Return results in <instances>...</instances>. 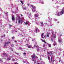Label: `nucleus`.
<instances>
[{"label": "nucleus", "mask_w": 64, "mask_h": 64, "mask_svg": "<svg viewBox=\"0 0 64 64\" xmlns=\"http://www.w3.org/2000/svg\"><path fill=\"white\" fill-rule=\"evenodd\" d=\"M24 20V18H22V19H21L20 16H18L16 17V21H17L18 20L19 23H20V24H21L22 22H24V21L22 20Z\"/></svg>", "instance_id": "nucleus-1"}, {"label": "nucleus", "mask_w": 64, "mask_h": 64, "mask_svg": "<svg viewBox=\"0 0 64 64\" xmlns=\"http://www.w3.org/2000/svg\"><path fill=\"white\" fill-rule=\"evenodd\" d=\"M48 54H50V56H51V61L52 62V57L54 56L53 54H54V52L53 51L52 52H48Z\"/></svg>", "instance_id": "nucleus-2"}, {"label": "nucleus", "mask_w": 64, "mask_h": 64, "mask_svg": "<svg viewBox=\"0 0 64 64\" xmlns=\"http://www.w3.org/2000/svg\"><path fill=\"white\" fill-rule=\"evenodd\" d=\"M64 7L62 9V10L60 12H58L57 14V16H61L64 14Z\"/></svg>", "instance_id": "nucleus-3"}, {"label": "nucleus", "mask_w": 64, "mask_h": 64, "mask_svg": "<svg viewBox=\"0 0 64 64\" xmlns=\"http://www.w3.org/2000/svg\"><path fill=\"white\" fill-rule=\"evenodd\" d=\"M34 16L35 19L37 20L40 19V17L39 16L38 14H35Z\"/></svg>", "instance_id": "nucleus-4"}, {"label": "nucleus", "mask_w": 64, "mask_h": 64, "mask_svg": "<svg viewBox=\"0 0 64 64\" xmlns=\"http://www.w3.org/2000/svg\"><path fill=\"white\" fill-rule=\"evenodd\" d=\"M62 36V34H61L60 35V36H58V41L59 42L60 44L62 43V39L60 37L61 36Z\"/></svg>", "instance_id": "nucleus-5"}, {"label": "nucleus", "mask_w": 64, "mask_h": 64, "mask_svg": "<svg viewBox=\"0 0 64 64\" xmlns=\"http://www.w3.org/2000/svg\"><path fill=\"white\" fill-rule=\"evenodd\" d=\"M31 7H32V11L33 12H35L36 11V6H33L32 5L31 6Z\"/></svg>", "instance_id": "nucleus-6"}, {"label": "nucleus", "mask_w": 64, "mask_h": 64, "mask_svg": "<svg viewBox=\"0 0 64 64\" xmlns=\"http://www.w3.org/2000/svg\"><path fill=\"white\" fill-rule=\"evenodd\" d=\"M24 23L25 25H27L28 24V26H30V25L31 24L28 21L26 22H24Z\"/></svg>", "instance_id": "nucleus-7"}, {"label": "nucleus", "mask_w": 64, "mask_h": 64, "mask_svg": "<svg viewBox=\"0 0 64 64\" xmlns=\"http://www.w3.org/2000/svg\"><path fill=\"white\" fill-rule=\"evenodd\" d=\"M20 36H22V37L24 36V37H26L27 36L26 35L24 34H20Z\"/></svg>", "instance_id": "nucleus-8"}, {"label": "nucleus", "mask_w": 64, "mask_h": 64, "mask_svg": "<svg viewBox=\"0 0 64 64\" xmlns=\"http://www.w3.org/2000/svg\"><path fill=\"white\" fill-rule=\"evenodd\" d=\"M52 37L54 39L55 38H56V35H55V34H54L53 35V32H52Z\"/></svg>", "instance_id": "nucleus-9"}, {"label": "nucleus", "mask_w": 64, "mask_h": 64, "mask_svg": "<svg viewBox=\"0 0 64 64\" xmlns=\"http://www.w3.org/2000/svg\"><path fill=\"white\" fill-rule=\"evenodd\" d=\"M9 43H10V42H6V43L5 45H4V47H5V48H6V46H7L8 44H9Z\"/></svg>", "instance_id": "nucleus-10"}, {"label": "nucleus", "mask_w": 64, "mask_h": 64, "mask_svg": "<svg viewBox=\"0 0 64 64\" xmlns=\"http://www.w3.org/2000/svg\"><path fill=\"white\" fill-rule=\"evenodd\" d=\"M12 21H14L15 20L14 16L12 15Z\"/></svg>", "instance_id": "nucleus-11"}, {"label": "nucleus", "mask_w": 64, "mask_h": 64, "mask_svg": "<svg viewBox=\"0 0 64 64\" xmlns=\"http://www.w3.org/2000/svg\"><path fill=\"white\" fill-rule=\"evenodd\" d=\"M40 31V30H39L38 28H36V33H37L38 32H39Z\"/></svg>", "instance_id": "nucleus-12"}, {"label": "nucleus", "mask_w": 64, "mask_h": 64, "mask_svg": "<svg viewBox=\"0 0 64 64\" xmlns=\"http://www.w3.org/2000/svg\"><path fill=\"white\" fill-rule=\"evenodd\" d=\"M26 45L28 46V48H32V45H30L29 46L28 44H26Z\"/></svg>", "instance_id": "nucleus-13"}, {"label": "nucleus", "mask_w": 64, "mask_h": 64, "mask_svg": "<svg viewBox=\"0 0 64 64\" xmlns=\"http://www.w3.org/2000/svg\"><path fill=\"white\" fill-rule=\"evenodd\" d=\"M54 46H56V45H57V44L56 43L55 41H54Z\"/></svg>", "instance_id": "nucleus-14"}, {"label": "nucleus", "mask_w": 64, "mask_h": 64, "mask_svg": "<svg viewBox=\"0 0 64 64\" xmlns=\"http://www.w3.org/2000/svg\"><path fill=\"white\" fill-rule=\"evenodd\" d=\"M44 36L45 37V36H44V33L42 34L41 35V38H44Z\"/></svg>", "instance_id": "nucleus-15"}, {"label": "nucleus", "mask_w": 64, "mask_h": 64, "mask_svg": "<svg viewBox=\"0 0 64 64\" xmlns=\"http://www.w3.org/2000/svg\"><path fill=\"white\" fill-rule=\"evenodd\" d=\"M40 48L39 47L37 48V51H38V52H39V51H40Z\"/></svg>", "instance_id": "nucleus-16"}, {"label": "nucleus", "mask_w": 64, "mask_h": 64, "mask_svg": "<svg viewBox=\"0 0 64 64\" xmlns=\"http://www.w3.org/2000/svg\"><path fill=\"white\" fill-rule=\"evenodd\" d=\"M50 34V33H48V34L47 35V36L48 37H49V34Z\"/></svg>", "instance_id": "nucleus-17"}, {"label": "nucleus", "mask_w": 64, "mask_h": 64, "mask_svg": "<svg viewBox=\"0 0 64 64\" xmlns=\"http://www.w3.org/2000/svg\"><path fill=\"white\" fill-rule=\"evenodd\" d=\"M23 62L24 63H26V64H29V62H25V61L24 62V61H23Z\"/></svg>", "instance_id": "nucleus-18"}, {"label": "nucleus", "mask_w": 64, "mask_h": 64, "mask_svg": "<svg viewBox=\"0 0 64 64\" xmlns=\"http://www.w3.org/2000/svg\"><path fill=\"white\" fill-rule=\"evenodd\" d=\"M41 40H42V42H44V43H46V42H45L44 40H42V39H41Z\"/></svg>", "instance_id": "nucleus-19"}, {"label": "nucleus", "mask_w": 64, "mask_h": 64, "mask_svg": "<svg viewBox=\"0 0 64 64\" xmlns=\"http://www.w3.org/2000/svg\"><path fill=\"white\" fill-rule=\"evenodd\" d=\"M43 22H41L40 24H41L42 26H43L44 25V24H43Z\"/></svg>", "instance_id": "nucleus-20"}, {"label": "nucleus", "mask_w": 64, "mask_h": 64, "mask_svg": "<svg viewBox=\"0 0 64 64\" xmlns=\"http://www.w3.org/2000/svg\"><path fill=\"white\" fill-rule=\"evenodd\" d=\"M48 46L49 47H52L51 44H48Z\"/></svg>", "instance_id": "nucleus-21"}, {"label": "nucleus", "mask_w": 64, "mask_h": 64, "mask_svg": "<svg viewBox=\"0 0 64 64\" xmlns=\"http://www.w3.org/2000/svg\"><path fill=\"white\" fill-rule=\"evenodd\" d=\"M46 50V48H44L42 49V51H45V50Z\"/></svg>", "instance_id": "nucleus-22"}, {"label": "nucleus", "mask_w": 64, "mask_h": 64, "mask_svg": "<svg viewBox=\"0 0 64 64\" xmlns=\"http://www.w3.org/2000/svg\"><path fill=\"white\" fill-rule=\"evenodd\" d=\"M11 60V58H8V60Z\"/></svg>", "instance_id": "nucleus-23"}, {"label": "nucleus", "mask_w": 64, "mask_h": 64, "mask_svg": "<svg viewBox=\"0 0 64 64\" xmlns=\"http://www.w3.org/2000/svg\"><path fill=\"white\" fill-rule=\"evenodd\" d=\"M22 8H23V10H26V7L25 8H23V7L22 6Z\"/></svg>", "instance_id": "nucleus-24"}, {"label": "nucleus", "mask_w": 64, "mask_h": 64, "mask_svg": "<svg viewBox=\"0 0 64 64\" xmlns=\"http://www.w3.org/2000/svg\"><path fill=\"white\" fill-rule=\"evenodd\" d=\"M36 24L37 25H40V23L39 22H36Z\"/></svg>", "instance_id": "nucleus-25"}, {"label": "nucleus", "mask_w": 64, "mask_h": 64, "mask_svg": "<svg viewBox=\"0 0 64 64\" xmlns=\"http://www.w3.org/2000/svg\"><path fill=\"white\" fill-rule=\"evenodd\" d=\"M50 56H48V59L49 60V62H50Z\"/></svg>", "instance_id": "nucleus-26"}, {"label": "nucleus", "mask_w": 64, "mask_h": 64, "mask_svg": "<svg viewBox=\"0 0 64 64\" xmlns=\"http://www.w3.org/2000/svg\"><path fill=\"white\" fill-rule=\"evenodd\" d=\"M9 25V28H11V27L12 26V25Z\"/></svg>", "instance_id": "nucleus-27"}, {"label": "nucleus", "mask_w": 64, "mask_h": 64, "mask_svg": "<svg viewBox=\"0 0 64 64\" xmlns=\"http://www.w3.org/2000/svg\"><path fill=\"white\" fill-rule=\"evenodd\" d=\"M6 35L5 34L3 35L2 36H1L2 37H5Z\"/></svg>", "instance_id": "nucleus-28"}, {"label": "nucleus", "mask_w": 64, "mask_h": 64, "mask_svg": "<svg viewBox=\"0 0 64 64\" xmlns=\"http://www.w3.org/2000/svg\"><path fill=\"white\" fill-rule=\"evenodd\" d=\"M8 12H6V13L5 12L4 14H6V16H8Z\"/></svg>", "instance_id": "nucleus-29"}, {"label": "nucleus", "mask_w": 64, "mask_h": 64, "mask_svg": "<svg viewBox=\"0 0 64 64\" xmlns=\"http://www.w3.org/2000/svg\"><path fill=\"white\" fill-rule=\"evenodd\" d=\"M42 64H45V63L44 62H41Z\"/></svg>", "instance_id": "nucleus-30"}, {"label": "nucleus", "mask_w": 64, "mask_h": 64, "mask_svg": "<svg viewBox=\"0 0 64 64\" xmlns=\"http://www.w3.org/2000/svg\"><path fill=\"white\" fill-rule=\"evenodd\" d=\"M0 62H3V61L2 60H0Z\"/></svg>", "instance_id": "nucleus-31"}, {"label": "nucleus", "mask_w": 64, "mask_h": 64, "mask_svg": "<svg viewBox=\"0 0 64 64\" xmlns=\"http://www.w3.org/2000/svg\"><path fill=\"white\" fill-rule=\"evenodd\" d=\"M45 46H46L45 44H44V45H43V47L44 48H45Z\"/></svg>", "instance_id": "nucleus-32"}, {"label": "nucleus", "mask_w": 64, "mask_h": 64, "mask_svg": "<svg viewBox=\"0 0 64 64\" xmlns=\"http://www.w3.org/2000/svg\"><path fill=\"white\" fill-rule=\"evenodd\" d=\"M37 47V46H36L35 45H34V48H35V47Z\"/></svg>", "instance_id": "nucleus-33"}, {"label": "nucleus", "mask_w": 64, "mask_h": 64, "mask_svg": "<svg viewBox=\"0 0 64 64\" xmlns=\"http://www.w3.org/2000/svg\"><path fill=\"white\" fill-rule=\"evenodd\" d=\"M17 32V31H15V30H14V31H13V33H14V32Z\"/></svg>", "instance_id": "nucleus-34"}, {"label": "nucleus", "mask_w": 64, "mask_h": 64, "mask_svg": "<svg viewBox=\"0 0 64 64\" xmlns=\"http://www.w3.org/2000/svg\"><path fill=\"white\" fill-rule=\"evenodd\" d=\"M58 50H59V51H61V50L60 48V49H58Z\"/></svg>", "instance_id": "nucleus-35"}, {"label": "nucleus", "mask_w": 64, "mask_h": 64, "mask_svg": "<svg viewBox=\"0 0 64 64\" xmlns=\"http://www.w3.org/2000/svg\"><path fill=\"white\" fill-rule=\"evenodd\" d=\"M14 64H18V63H17V62H14Z\"/></svg>", "instance_id": "nucleus-36"}, {"label": "nucleus", "mask_w": 64, "mask_h": 64, "mask_svg": "<svg viewBox=\"0 0 64 64\" xmlns=\"http://www.w3.org/2000/svg\"><path fill=\"white\" fill-rule=\"evenodd\" d=\"M3 55H6V53H5V52H4V53H3Z\"/></svg>", "instance_id": "nucleus-37"}, {"label": "nucleus", "mask_w": 64, "mask_h": 64, "mask_svg": "<svg viewBox=\"0 0 64 64\" xmlns=\"http://www.w3.org/2000/svg\"><path fill=\"white\" fill-rule=\"evenodd\" d=\"M15 37L14 36H13L12 38V39H14Z\"/></svg>", "instance_id": "nucleus-38"}, {"label": "nucleus", "mask_w": 64, "mask_h": 64, "mask_svg": "<svg viewBox=\"0 0 64 64\" xmlns=\"http://www.w3.org/2000/svg\"><path fill=\"white\" fill-rule=\"evenodd\" d=\"M54 21H56L57 20H56V19H54Z\"/></svg>", "instance_id": "nucleus-39"}, {"label": "nucleus", "mask_w": 64, "mask_h": 64, "mask_svg": "<svg viewBox=\"0 0 64 64\" xmlns=\"http://www.w3.org/2000/svg\"><path fill=\"white\" fill-rule=\"evenodd\" d=\"M20 2H21V3H22V4H23V3L22 2V1H20Z\"/></svg>", "instance_id": "nucleus-40"}, {"label": "nucleus", "mask_w": 64, "mask_h": 64, "mask_svg": "<svg viewBox=\"0 0 64 64\" xmlns=\"http://www.w3.org/2000/svg\"><path fill=\"white\" fill-rule=\"evenodd\" d=\"M11 46H12V47H13L14 46V45L13 44H12V45H11Z\"/></svg>", "instance_id": "nucleus-41"}, {"label": "nucleus", "mask_w": 64, "mask_h": 64, "mask_svg": "<svg viewBox=\"0 0 64 64\" xmlns=\"http://www.w3.org/2000/svg\"><path fill=\"white\" fill-rule=\"evenodd\" d=\"M0 10H1V11H2V10H2L1 8H0Z\"/></svg>", "instance_id": "nucleus-42"}, {"label": "nucleus", "mask_w": 64, "mask_h": 64, "mask_svg": "<svg viewBox=\"0 0 64 64\" xmlns=\"http://www.w3.org/2000/svg\"><path fill=\"white\" fill-rule=\"evenodd\" d=\"M29 14L30 15V16L31 14V13L30 12V14Z\"/></svg>", "instance_id": "nucleus-43"}, {"label": "nucleus", "mask_w": 64, "mask_h": 64, "mask_svg": "<svg viewBox=\"0 0 64 64\" xmlns=\"http://www.w3.org/2000/svg\"><path fill=\"white\" fill-rule=\"evenodd\" d=\"M23 54H26V52H24Z\"/></svg>", "instance_id": "nucleus-44"}, {"label": "nucleus", "mask_w": 64, "mask_h": 64, "mask_svg": "<svg viewBox=\"0 0 64 64\" xmlns=\"http://www.w3.org/2000/svg\"><path fill=\"white\" fill-rule=\"evenodd\" d=\"M2 22V20H0V22H1H1Z\"/></svg>", "instance_id": "nucleus-45"}, {"label": "nucleus", "mask_w": 64, "mask_h": 64, "mask_svg": "<svg viewBox=\"0 0 64 64\" xmlns=\"http://www.w3.org/2000/svg\"><path fill=\"white\" fill-rule=\"evenodd\" d=\"M12 60L14 61V58H13Z\"/></svg>", "instance_id": "nucleus-46"}, {"label": "nucleus", "mask_w": 64, "mask_h": 64, "mask_svg": "<svg viewBox=\"0 0 64 64\" xmlns=\"http://www.w3.org/2000/svg\"><path fill=\"white\" fill-rule=\"evenodd\" d=\"M20 16H23V15H22V14H20Z\"/></svg>", "instance_id": "nucleus-47"}, {"label": "nucleus", "mask_w": 64, "mask_h": 64, "mask_svg": "<svg viewBox=\"0 0 64 64\" xmlns=\"http://www.w3.org/2000/svg\"><path fill=\"white\" fill-rule=\"evenodd\" d=\"M32 31H31V30H30V32H31Z\"/></svg>", "instance_id": "nucleus-48"}, {"label": "nucleus", "mask_w": 64, "mask_h": 64, "mask_svg": "<svg viewBox=\"0 0 64 64\" xmlns=\"http://www.w3.org/2000/svg\"><path fill=\"white\" fill-rule=\"evenodd\" d=\"M20 49H22V48H20Z\"/></svg>", "instance_id": "nucleus-49"}, {"label": "nucleus", "mask_w": 64, "mask_h": 64, "mask_svg": "<svg viewBox=\"0 0 64 64\" xmlns=\"http://www.w3.org/2000/svg\"><path fill=\"white\" fill-rule=\"evenodd\" d=\"M16 54H18V52H17V53H16Z\"/></svg>", "instance_id": "nucleus-50"}, {"label": "nucleus", "mask_w": 64, "mask_h": 64, "mask_svg": "<svg viewBox=\"0 0 64 64\" xmlns=\"http://www.w3.org/2000/svg\"><path fill=\"white\" fill-rule=\"evenodd\" d=\"M42 2V4H44V2Z\"/></svg>", "instance_id": "nucleus-51"}, {"label": "nucleus", "mask_w": 64, "mask_h": 64, "mask_svg": "<svg viewBox=\"0 0 64 64\" xmlns=\"http://www.w3.org/2000/svg\"><path fill=\"white\" fill-rule=\"evenodd\" d=\"M42 57H44V56H42Z\"/></svg>", "instance_id": "nucleus-52"}, {"label": "nucleus", "mask_w": 64, "mask_h": 64, "mask_svg": "<svg viewBox=\"0 0 64 64\" xmlns=\"http://www.w3.org/2000/svg\"><path fill=\"white\" fill-rule=\"evenodd\" d=\"M14 42H16V43L17 42V41H15Z\"/></svg>", "instance_id": "nucleus-53"}, {"label": "nucleus", "mask_w": 64, "mask_h": 64, "mask_svg": "<svg viewBox=\"0 0 64 64\" xmlns=\"http://www.w3.org/2000/svg\"><path fill=\"white\" fill-rule=\"evenodd\" d=\"M34 40L33 39H32V41H34Z\"/></svg>", "instance_id": "nucleus-54"}, {"label": "nucleus", "mask_w": 64, "mask_h": 64, "mask_svg": "<svg viewBox=\"0 0 64 64\" xmlns=\"http://www.w3.org/2000/svg\"><path fill=\"white\" fill-rule=\"evenodd\" d=\"M28 6H29V4H28Z\"/></svg>", "instance_id": "nucleus-55"}, {"label": "nucleus", "mask_w": 64, "mask_h": 64, "mask_svg": "<svg viewBox=\"0 0 64 64\" xmlns=\"http://www.w3.org/2000/svg\"><path fill=\"white\" fill-rule=\"evenodd\" d=\"M52 42L53 41L52 39Z\"/></svg>", "instance_id": "nucleus-56"}, {"label": "nucleus", "mask_w": 64, "mask_h": 64, "mask_svg": "<svg viewBox=\"0 0 64 64\" xmlns=\"http://www.w3.org/2000/svg\"><path fill=\"white\" fill-rule=\"evenodd\" d=\"M16 12H15V14H16Z\"/></svg>", "instance_id": "nucleus-57"}, {"label": "nucleus", "mask_w": 64, "mask_h": 64, "mask_svg": "<svg viewBox=\"0 0 64 64\" xmlns=\"http://www.w3.org/2000/svg\"><path fill=\"white\" fill-rule=\"evenodd\" d=\"M18 29H20V28H18Z\"/></svg>", "instance_id": "nucleus-58"}, {"label": "nucleus", "mask_w": 64, "mask_h": 64, "mask_svg": "<svg viewBox=\"0 0 64 64\" xmlns=\"http://www.w3.org/2000/svg\"><path fill=\"white\" fill-rule=\"evenodd\" d=\"M39 56H40V57H41V55H40Z\"/></svg>", "instance_id": "nucleus-59"}, {"label": "nucleus", "mask_w": 64, "mask_h": 64, "mask_svg": "<svg viewBox=\"0 0 64 64\" xmlns=\"http://www.w3.org/2000/svg\"><path fill=\"white\" fill-rule=\"evenodd\" d=\"M2 51V50H0V51Z\"/></svg>", "instance_id": "nucleus-60"}, {"label": "nucleus", "mask_w": 64, "mask_h": 64, "mask_svg": "<svg viewBox=\"0 0 64 64\" xmlns=\"http://www.w3.org/2000/svg\"><path fill=\"white\" fill-rule=\"evenodd\" d=\"M8 31H7V32H7V33H8Z\"/></svg>", "instance_id": "nucleus-61"}, {"label": "nucleus", "mask_w": 64, "mask_h": 64, "mask_svg": "<svg viewBox=\"0 0 64 64\" xmlns=\"http://www.w3.org/2000/svg\"><path fill=\"white\" fill-rule=\"evenodd\" d=\"M54 0H52V1H53Z\"/></svg>", "instance_id": "nucleus-62"}, {"label": "nucleus", "mask_w": 64, "mask_h": 64, "mask_svg": "<svg viewBox=\"0 0 64 64\" xmlns=\"http://www.w3.org/2000/svg\"><path fill=\"white\" fill-rule=\"evenodd\" d=\"M62 4H64V2H63Z\"/></svg>", "instance_id": "nucleus-63"}, {"label": "nucleus", "mask_w": 64, "mask_h": 64, "mask_svg": "<svg viewBox=\"0 0 64 64\" xmlns=\"http://www.w3.org/2000/svg\"><path fill=\"white\" fill-rule=\"evenodd\" d=\"M59 22H58V23H59Z\"/></svg>", "instance_id": "nucleus-64"}]
</instances>
